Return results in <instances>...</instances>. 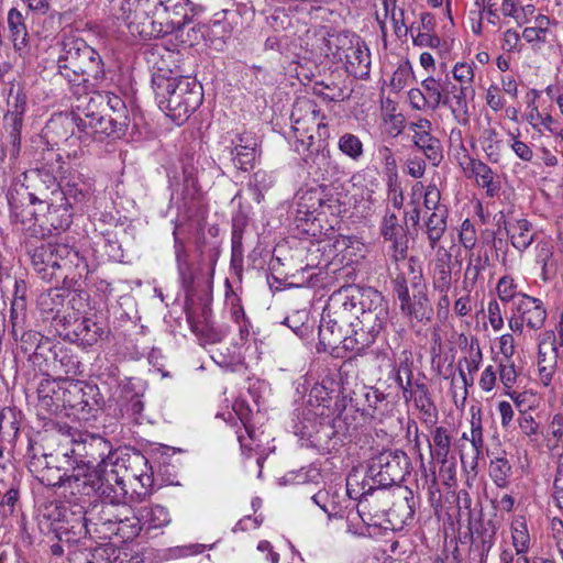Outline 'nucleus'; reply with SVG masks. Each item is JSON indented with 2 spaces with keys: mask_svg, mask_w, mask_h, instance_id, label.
Segmentation results:
<instances>
[{
  "mask_svg": "<svg viewBox=\"0 0 563 563\" xmlns=\"http://www.w3.org/2000/svg\"><path fill=\"white\" fill-rule=\"evenodd\" d=\"M153 73L152 87L159 108L177 125L185 123L202 101V86L196 78Z\"/></svg>",
  "mask_w": 563,
  "mask_h": 563,
  "instance_id": "nucleus-1",
  "label": "nucleus"
},
{
  "mask_svg": "<svg viewBox=\"0 0 563 563\" xmlns=\"http://www.w3.org/2000/svg\"><path fill=\"white\" fill-rule=\"evenodd\" d=\"M31 263L37 276L48 283L68 285L88 272L86 258L67 244H41L31 252Z\"/></svg>",
  "mask_w": 563,
  "mask_h": 563,
  "instance_id": "nucleus-2",
  "label": "nucleus"
},
{
  "mask_svg": "<svg viewBox=\"0 0 563 563\" xmlns=\"http://www.w3.org/2000/svg\"><path fill=\"white\" fill-rule=\"evenodd\" d=\"M71 473H65L63 488L73 496H90L98 493L101 497L111 501L124 500L128 490L124 478L118 468L110 472H101L68 461Z\"/></svg>",
  "mask_w": 563,
  "mask_h": 563,
  "instance_id": "nucleus-3",
  "label": "nucleus"
},
{
  "mask_svg": "<svg viewBox=\"0 0 563 563\" xmlns=\"http://www.w3.org/2000/svg\"><path fill=\"white\" fill-rule=\"evenodd\" d=\"M384 303L386 302L377 290L349 285L332 292L323 311L329 317L341 320V323L351 324L356 316L375 310Z\"/></svg>",
  "mask_w": 563,
  "mask_h": 563,
  "instance_id": "nucleus-4",
  "label": "nucleus"
},
{
  "mask_svg": "<svg viewBox=\"0 0 563 563\" xmlns=\"http://www.w3.org/2000/svg\"><path fill=\"white\" fill-rule=\"evenodd\" d=\"M43 518L48 522V529L59 541H65L68 549L73 543L88 536L86 526V509L77 503H51L42 510Z\"/></svg>",
  "mask_w": 563,
  "mask_h": 563,
  "instance_id": "nucleus-5",
  "label": "nucleus"
},
{
  "mask_svg": "<svg viewBox=\"0 0 563 563\" xmlns=\"http://www.w3.org/2000/svg\"><path fill=\"white\" fill-rule=\"evenodd\" d=\"M64 456L74 463L100 470L102 473L110 472V468H117L119 460L111 442L95 434H87L75 440Z\"/></svg>",
  "mask_w": 563,
  "mask_h": 563,
  "instance_id": "nucleus-6",
  "label": "nucleus"
},
{
  "mask_svg": "<svg viewBox=\"0 0 563 563\" xmlns=\"http://www.w3.org/2000/svg\"><path fill=\"white\" fill-rule=\"evenodd\" d=\"M389 318L387 303L378 306L372 311L362 312L356 316V322L349 324L352 327V334L346 335L344 340V350L356 355H362L376 341L377 335L385 328Z\"/></svg>",
  "mask_w": 563,
  "mask_h": 563,
  "instance_id": "nucleus-7",
  "label": "nucleus"
},
{
  "mask_svg": "<svg viewBox=\"0 0 563 563\" xmlns=\"http://www.w3.org/2000/svg\"><path fill=\"white\" fill-rule=\"evenodd\" d=\"M394 291L399 300L400 310L405 316L417 321L430 319L432 308L427 295V286L421 280V276L413 277L411 287L408 286L404 277L398 276L394 280Z\"/></svg>",
  "mask_w": 563,
  "mask_h": 563,
  "instance_id": "nucleus-8",
  "label": "nucleus"
},
{
  "mask_svg": "<svg viewBox=\"0 0 563 563\" xmlns=\"http://www.w3.org/2000/svg\"><path fill=\"white\" fill-rule=\"evenodd\" d=\"M409 462L400 450H386L369 461L366 477L378 487H388L404 479Z\"/></svg>",
  "mask_w": 563,
  "mask_h": 563,
  "instance_id": "nucleus-9",
  "label": "nucleus"
},
{
  "mask_svg": "<svg viewBox=\"0 0 563 563\" xmlns=\"http://www.w3.org/2000/svg\"><path fill=\"white\" fill-rule=\"evenodd\" d=\"M46 184L56 187V177L48 169H33L21 174L8 191L10 208L23 207V203L34 202L35 199H38V196L46 198L42 190Z\"/></svg>",
  "mask_w": 563,
  "mask_h": 563,
  "instance_id": "nucleus-10",
  "label": "nucleus"
},
{
  "mask_svg": "<svg viewBox=\"0 0 563 563\" xmlns=\"http://www.w3.org/2000/svg\"><path fill=\"white\" fill-rule=\"evenodd\" d=\"M548 319L544 302L537 297L519 296L514 306H510L508 327L515 334H522L525 328L530 331H540Z\"/></svg>",
  "mask_w": 563,
  "mask_h": 563,
  "instance_id": "nucleus-11",
  "label": "nucleus"
},
{
  "mask_svg": "<svg viewBox=\"0 0 563 563\" xmlns=\"http://www.w3.org/2000/svg\"><path fill=\"white\" fill-rule=\"evenodd\" d=\"M189 0H157L155 18L150 21L148 37H164L189 21Z\"/></svg>",
  "mask_w": 563,
  "mask_h": 563,
  "instance_id": "nucleus-12",
  "label": "nucleus"
},
{
  "mask_svg": "<svg viewBox=\"0 0 563 563\" xmlns=\"http://www.w3.org/2000/svg\"><path fill=\"white\" fill-rule=\"evenodd\" d=\"M290 119L294 131L300 137L307 136L311 141L313 131H317L319 137L327 139L329 135L321 110L314 101L308 98H300L295 102Z\"/></svg>",
  "mask_w": 563,
  "mask_h": 563,
  "instance_id": "nucleus-13",
  "label": "nucleus"
},
{
  "mask_svg": "<svg viewBox=\"0 0 563 563\" xmlns=\"http://www.w3.org/2000/svg\"><path fill=\"white\" fill-rule=\"evenodd\" d=\"M8 104L9 109L3 119L5 140L2 151L4 155L10 156V159L15 161L21 151V129L26 110V98L21 92L11 93Z\"/></svg>",
  "mask_w": 563,
  "mask_h": 563,
  "instance_id": "nucleus-14",
  "label": "nucleus"
},
{
  "mask_svg": "<svg viewBox=\"0 0 563 563\" xmlns=\"http://www.w3.org/2000/svg\"><path fill=\"white\" fill-rule=\"evenodd\" d=\"M95 191L92 180L84 177L81 174L70 175L62 188L66 201L70 202L71 208L80 213L88 212L95 206Z\"/></svg>",
  "mask_w": 563,
  "mask_h": 563,
  "instance_id": "nucleus-15",
  "label": "nucleus"
},
{
  "mask_svg": "<svg viewBox=\"0 0 563 563\" xmlns=\"http://www.w3.org/2000/svg\"><path fill=\"white\" fill-rule=\"evenodd\" d=\"M538 341V372L540 382L549 386L556 372L559 346L554 331L548 330L539 333Z\"/></svg>",
  "mask_w": 563,
  "mask_h": 563,
  "instance_id": "nucleus-16",
  "label": "nucleus"
},
{
  "mask_svg": "<svg viewBox=\"0 0 563 563\" xmlns=\"http://www.w3.org/2000/svg\"><path fill=\"white\" fill-rule=\"evenodd\" d=\"M92 108L93 106L89 103L84 112V117L75 115L73 118V121L79 131L93 136H111L125 130L123 125H119L113 122L114 119L112 115L97 112Z\"/></svg>",
  "mask_w": 563,
  "mask_h": 563,
  "instance_id": "nucleus-17",
  "label": "nucleus"
},
{
  "mask_svg": "<svg viewBox=\"0 0 563 563\" xmlns=\"http://www.w3.org/2000/svg\"><path fill=\"white\" fill-rule=\"evenodd\" d=\"M117 519H112V525L109 531V538H118L120 542H129L134 540L142 532V527L137 517L130 507L121 503H117V510H114Z\"/></svg>",
  "mask_w": 563,
  "mask_h": 563,
  "instance_id": "nucleus-18",
  "label": "nucleus"
},
{
  "mask_svg": "<svg viewBox=\"0 0 563 563\" xmlns=\"http://www.w3.org/2000/svg\"><path fill=\"white\" fill-rule=\"evenodd\" d=\"M157 0H119L121 16L129 25H140L139 31L142 36L150 30V21L155 18Z\"/></svg>",
  "mask_w": 563,
  "mask_h": 563,
  "instance_id": "nucleus-19",
  "label": "nucleus"
},
{
  "mask_svg": "<svg viewBox=\"0 0 563 563\" xmlns=\"http://www.w3.org/2000/svg\"><path fill=\"white\" fill-rule=\"evenodd\" d=\"M117 503L108 500L93 505L90 509L86 510V526L88 528V536L96 537L101 540L109 538V531L112 525V519H117L114 510H117Z\"/></svg>",
  "mask_w": 563,
  "mask_h": 563,
  "instance_id": "nucleus-20",
  "label": "nucleus"
},
{
  "mask_svg": "<svg viewBox=\"0 0 563 563\" xmlns=\"http://www.w3.org/2000/svg\"><path fill=\"white\" fill-rule=\"evenodd\" d=\"M330 43L345 44L349 42L351 45L346 48L339 47L336 54L341 60L344 59L345 70L350 68H368L371 65V55L368 48L355 37V43L349 38V34L341 33L332 35Z\"/></svg>",
  "mask_w": 563,
  "mask_h": 563,
  "instance_id": "nucleus-21",
  "label": "nucleus"
},
{
  "mask_svg": "<svg viewBox=\"0 0 563 563\" xmlns=\"http://www.w3.org/2000/svg\"><path fill=\"white\" fill-rule=\"evenodd\" d=\"M121 551L113 543L100 544L95 548L75 547L68 550L69 563H123Z\"/></svg>",
  "mask_w": 563,
  "mask_h": 563,
  "instance_id": "nucleus-22",
  "label": "nucleus"
},
{
  "mask_svg": "<svg viewBox=\"0 0 563 563\" xmlns=\"http://www.w3.org/2000/svg\"><path fill=\"white\" fill-rule=\"evenodd\" d=\"M398 380L404 397L406 400L411 399L413 401L415 407L419 410L421 420L429 426H433L438 419V410L430 397L428 387L424 384H416L409 389L411 386L410 379L407 380L406 385L402 384L400 376H398Z\"/></svg>",
  "mask_w": 563,
  "mask_h": 563,
  "instance_id": "nucleus-23",
  "label": "nucleus"
},
{
  "mask_svg": "<svg viewBox=\"0 0 563 563\" xmlns=\"http://www.w3.org/2000/svg\"><path fill=\"white\" fill-rule=\"evenodd\" d=\"M246 225V218L240 211L232 219V250H231V273L241 283L243 278L244 247L243 233Z\"/></svg>",
  "mask_w": 563,
  "mask_h": 563,
  "instance_id": "nucleus-24",
  "label": "nucleus"
},
{
  "mask_svg": "<svg viewBox=\"0 0 563 563\" xmlns=\"http://www.w3.org/2000/svg\"><path fill=\"white\" fill-rule=\"evenodd\" d=\"M69 285L49 288L37 297V307L44 314L56 318L65 308L68 297L71 295Z\"/></svg>",
  "mask_w": 563,
  "mask_h": 563,
  "instance_id": "nucleus-25",
  "label": "nucleus"
},
{
  "mask_svg": "<svg viewBox=\"0 0 563 563\" xmlns=\"http://www.w3.org/2000/svg\"><path fill=\"white\" fill-rule=\"evenodd\" d=\"M108 329L90 318L82 317L75 321L73 334L74 340L84 347L92 346L108 335Z\"/></svg>",
  "mask_w": 563,
  "mask_h": 563,
  "instance_id": "nucleus-26",
  "label": "nucleus"
},
{
  "mask_svg": "<svg viewBox=\"0 0 563 563\" xmlns=\"http://www.w3.org/2000/svg\"><path fill=\"white\" fill-rule=\"evenodd\" d=\"M343 324L341 320L329 317L328 313L323 311L319 325V343L324 350L336 349L340 344H342L344 349L346 335L343 333Z\"/></svg>",
  "mask_w": 563,
  "mask_h": 563,
  "instance_id": "nucleus-27",
  "label": "nucleus"
},
{
  "mask_svg": "<svg viewBox=\"0 0 563 563\" xmlns=\"http://www.w3.org/2000/svg\"><path fill=\"white\" fill-rule=\"evenodd\" d=\"M137 517L145 534L167 527L172 522L168 509L161 505L141 507L137 510Z\"/></svg>",
  "mask_w": 563,
  "mask_h": 563,
  "instance_id": "nucleus-28",
  "label": "nucleus"
},
{
  "mask_svg": "<svg viewBox=\"0 0 563 563\" xmlns=\"http://www.w3.org/2000/svg\"><path fill=\"white\" fill-rule=\"evenodd\" d=\"M327 406L318 404L313 406L311 402L301 411L302 420L299 421L294 428L295 433L301 438H311L313 433L319 431L322 426V418L327 416Z\"/></svg>",
  "mask_w": 563,
  "mask_h": 563,
  "instance_id": "nucleus-29",
  "label": "nucleus"
},
{
  "mask_svg": "<svg viewBox=\"0 0 563 563\" xmlns=\"http://www.w3.org/2000/svg\"><path fill=\"white\" fill-rule=\"evenodd\" d=\"M309 167L316 175L328 181H336L346 176L344 167L325 152H318Z\"/></svg>",
  "mask_w": 563,
  "mask_h": 563,
  "instance_id": "nucleus-30",
  "label": "nucleus"
},
{
  "mask_svg": "<svg viewBox=\"0 0 563 563\" xmlns=\"http://www.w3.org/2000/svg\"><path fill=\"white\" fill-rule=\"evenodd\" d=\"M468 170L471 177L475 178L478 186L485 189L488 197H494L500 189V185L495 180L493 169L481 159L470 158Z\"/></svg>",
  "mask_w": 563,
  "mask_h": 563,
  "instance_id": "nucleus-31",
  "label": "nucleus"
},
{
  "mask_svg": "<svg viewBox=\"0 0 563 563\" xmlns=\"http://www.w3.org/2000/svg\"><path fill=\"white\" fill-rule=\"evenodd\" d=\"M432 285L439 292H449L452 285L451 255L443 251L438 252L432 274Z\"/></svg>",
  "mask_w": 563,
  "mask_h": 563,
  "instance_id": "nucleus-32",
  "label": "nucleus"
},
{
  "mask_svg": "<svg viewBox=\"0 0 563 563\" xmlns=\"http://www.w3.org/2000/svg\"><path fill=\"white\" fill-rule=\"evenodd\" d=\"M507 234L515 249L522 252L527 250L533 242L531 232V223L526 219H517L510 221L505 227Z\"/></svg>",
  "mask_w": 563,
  "mask_h": 563,
  "instance_id": "nucleus-33",
  "label": "nucleus"
},
{
  "mask_svg": "<svg viewBox=\"0 0 563 563\" xmlns=\"http://www.w3.org/2000/svg\"><path fill=\"white\" fill-rule=\"evenodd\" d=\"M420 198H423V206L432 212H438L440 208H446L440 203L441 192L435 185L424 186L421 181H417L411 187L410 203L418 205Z\"/></svg>",
  "mask_w": 563,
  "mask_h": 563,
  "instance_id": "nucleus-34",
  "label": "nucleus"
},
{
  "mask_svg": "<svg viewBox=\"0 0 563 563\" xmlns=\"http://www.w3.org/2000/svg\"><path fill=\"white\" fill-rule=\"evenodd\" d=\"M42 190L46 198L38 196V199H35L33 203L36 212V222H41V225L46 224L48 212L55 206L54 202H60L64 199L62 187L57 180L56 187L46 184Z\"/></svg>",
  "mask_w": 563,
  "mask_h": 563,
  "instance_id": "nucleus-35",
  "label": "nucleus"
},
{
  "mask_svg": "<svg viewBox=\"0 0 563 563\" xmlns=\"http://www.w3.org/2000/svg\"><path fill=\"white\" fill-rule=\"evenodd\" d=\"M452 445V438L449 430L442 426L435 427L431 432V442L429 443L432 457L438 464H446V457Z\"/></svg>",
  "mask_w": 563,
  "mask_h": 563,
  "instance_id": "nucleus-36",
  "label": "nucleus"
},
{
  "mask_svg": "<svg viewBox=\"0 0 563 563\" xmlns=\"http://www.w3.org/2000/svg\"><path fill=\"white\" fill-rule=\"evenodd\" d=\"M415 496L411 490H406V495L396 500L389 508L388 516L390 521L395 525H410L415 515Z\"/></svg>",
  "mask_w": 563,
  "mask_h": 563,
  "instance_id": "nucleus-37",
  "label": "nucleus"
},
{
  "mask_svg": "<svg viewBox=\"0 0 563 563\" xmlns=\"http://www.w3.org/2000/svg\"><path fill=\"white\" fill-rule=\"evenodd\" d=\"M511 544L516 555L527 554L530 550L531 538L523 516H516L510 522Z\"/></svg>",
  "mask_w": 563,
  "mask_h": 563,
  "instance_id": "nucleus-38",
  "label": "nucleus"
},
{
  "mask_svg": "<svg viewBox=\"0 0 563 563\" xmlns=\"http://www.w3.org/2000/svg\"><path fill=\"white\" fill-rule=\"evenodd\" d=\"M34 451L33 448L29 450V456L30 460L27 462V468L29 471L35 476L36 479H38L43 485H51L55 481L53 478L48 477L46 475L47 471L53 468L55 457L53 454H46L42 453L41 455H37L36 453L31 454V452Z\"/></svg>",
  "mask_w": 563,
  "mask_h": 563,
  "instance_id": "nucleus-39",
  "label": "nucleus"
},
{
  "mask_svg": "<svg viewBox=\"0 0 563 563\" xmlns=\"http://www.w3.org/2000/svg\"><path fill=\"white\" fill-rule=\"evenodd\" d=\"M54 205L48 212L46 224L55 230L68 229L76 211L71 208L70 202L66 201L65 196L60 202H54Z\"/></svg>",
  "mask_w": 563,
  "mask_h": 563,
  "instance_id": "nucleus-40",
  "label": "nucleus"
},
{
  "mask_svg": "<svg viewBox=\"0 0 563 563\" xmlns=\"http://www.w3.org/2000/svg\"><path fill=\"white\" fill-rule=\"evenodd\" d=\"M8 26L14 48L18 51L25 48L27 44L26 26L22 13L15 8L8 12Z\"/></svg>",
  "mask_w": 563,
  "mask_h": 563,
  "instance_id": "nucleus-41",
  "label": "nucleus"
},
{
  "mask_svg": "<svg viewBox=\"0 0 563 563\" xmlns=\"http://www.w3.org/2000/svg\"><path fill=\"white\" fill-rule=\"evenodd\" d=\"M331 202V199L323 200L319 191L308 190L299 198V212H303L306 216L325 213V209L330 210L332 208Z\"/></svg>",
  "mask_w": 563,
  "mask_h": 563,
  "instance_id": "nucleus-42",
  "label": "nucleus"
},
{
  "mask_svg": "<svg viewBox=\"0 0 563 563\" xmlns=\"http://www.w3.org/2000/svg\"><path fill=\"white\" fill-rule=\"evenodd\" d=\"M479 144L492 163H498L501 157L503 141L499 139L498 132L492 126H487L482 131Z\"/></svg>",
  "mask_w": 563,
  "mask_h": 563,
  "instance_id": "nucleus-43",
  "label": "nucleus"
},
{
  "mask_svg": "<svg viewBox=\"0 0 563 563\" xmlns=\"http://www.w3.org/2000/svg\"><path fill=\"white\" fill-rule=\"evenodd\" d=\"M67 54L66 59L70 58L71 62L78 60V65L71 64V66H78L80 69L82 66H86L87 60L91 64L90 67H98L101 64L99 53L85 42H76Z\"/></svg>",
  "mask_w": 563,
  "mask_h": 563,
  "instance_id": "nucleus-44",
  "label": "nucleus"
},
{
  "mask_svg": "<svg viewBox=\"0 0 563 563\" xmlns=\"http://www.w3.org/2000/svg\"><path fill=\"white\" fill-rule=\"evenodd\" d=\"M446 219H448V209L440 208L438 212H432L427 222V234L430 242L431 247H434L435 244L441 240L445 230H446Z\"/></svg>",
  "mask_w": 563,
  "mask_h": 563,
  "instance_id": "nucleus-45",
  "label": "nucleus"
},
{
  "mask_svg": "<svg viewBox=\"0 0 563 563\" xmlns=\"http://www.w3.org/2000/svg\"><path fill=\"white\" fill-rule=\"evenodd\" d=\"M190 20L187 24H183L181 26L177 27L172 34L175 35V38L178 40L180 43L194 46L199 44L206 35V32L208 27L203 24H192L190 25Z\"/></svg>",
  "mask_w": 563,
  "mask_h": 563,
  "instance_id": "nucleus-46",
  "label": "nucleus"
},
{
  "mask_svg": "<svg viewBox=\"0 0 563 563\" xmlns=\"http://www.w3.org/2000/svg\"><path fill=\"white\" fill-rule=\"evenodd\" d=\"M512 467L505 456H498L490 461L489 477L499 488H506L509 485V478Z\"/></svg>",
  "mask_w": 563,
  "mask_h": 563,
  "instance_id": "nucleus-47",
  "label": "nucleus"
},
{
  "mask_svg": "<svg viewBox=\"0 0 563 563\" xmlns=\"http://www.w3.org/2000/svg\"><path fill=\"white\" fill-rule=\"evenodd\" d=\"M472 77L473 73H452V76H450V73H443L441 102L448 101L452 96L463 90L462 82L471 80Z\"/></svg>",
  "mask_w": 563,
  "mask_h": 563,
  "instance_id": "nucleus-48",
  "label": "nucleus"
},
{
  "mask_svg": "<svg viewBox=\"0 0 563 563\" xmlns=\"http://www.w3.org/2000/svg\"><path fill=\"white\" fill-rule=\"evenodd\" d=\"M338 147L342 154L354 162H358L364 154L363 143L358 136L352 133H344L339 137Z\"/></svg>",
  "mask_w": 563,
  "mask_h": 563,
  "instance_id": "nucleus-49",
  "label": "nucleus"
},
{
  "mask_svg": "<svg viewBox=\"0 0 563 563\" xmlns=\"http://www.w3.org/2000/svg\"><path fill=\"white\" fill-rule=\"evenodd\" d=\"M374 489L373 485L365 484V479L360 481L356 473L350 474L346 478V494L351 499L358 500V507L363 506L366 496Z\"/></svg>",
  "mask_w": 563,
  "mask_h": 563,
  "instance_id": "nucleus-50",
  "label": "nucleus"
},
{
  "mask_svg": "<svg viewBox=\"0 0 563 563\" xmlns=\"http://www.w3.org/2000/svg\"><path fill=\"white\" fill-rule=\"evenodd\" d=\"M415 145L421 150L433 165H438L443 155L440 141L430 133L413 140Z\"/></svg>",
  "mask_w": 563,
  "mask_h": 563,
  "instance_id": "nucleus-51",
  "label": "nucleus"
},
{
  "mask_svg": "<svg viewBox=\"0 0 563 563\" xmlns=\"http://www.w3.org/2000/svg\"><path fill=\"white\" fill-rule=\"evenodd\" d=\"M496 291L500 301L510 302L511 306L515 305V301L519 296L527 295L525 292L518 291V284L509 275L503 276L498 279Z\"/></svg>",
  "mask_w": 563,
  "mask_h": 563,
  "instance_id": "nucleus-52",
  "label": "nucleus"
},
{
  "mask_svg": "<svg viewBox=\"0 0 563 563\" xmlns=\"http://www.w3.org/2000/svg\"><path fill=\"white\" fill-rule=\"evenodd\" d=\"M385 18H389L397 37L406 36L408 26L405 22V11L396 7L395 1L384 0Z\"/></svg>",
  "mask_w": 563,
  "mask_h": 563,
  "instance_id": "nucleus-53",
  "label": "nucleus"
},
{
  "mask_svg": "<svg viewBox=\"0 0 563 563\" xmlns=\"http://www.w3.org/2000/svg\"><path fill=\"white\" fill-rule=\"evenodd\" d=\"M312 501L319 506L330 518L342 517V507L336 500L335 495H331L329 490H319L311 497Z\"/></svg>",
  "mask_w": 563,
  "mask_h": 563,
  "instance_id": "nucleus-54",
  "label": "nucleus"
},
{
  "mask_svg": "<svg viewBox=\"0 0 563 563\" xmlns=\"http://www.w3.org/2000/svg\"><path fill=\"white\" fill-rule=\"evenodd\" d=\"M104 98L107 100V107L112 112L110 115L114 119L113 122L126 128L129 124V114L123 99L111 92H107Z\"/></svg>",
  "mask_w": 563,
  "mask_h": 563,
  "instance_id": "nucleus-55",
  "label": "nucleus"
},
{
  "mask_svg": "<svg viewBox=\"0 0 563 563\" xmlns=\"http://www.w3.org/2000/svg\"><path fill=\"white\" fill-rule=\"evenodd\" d=\"M25 306V298L18 296L13 298L10 309V323L12 325L11 332L14 340H18L19 332L24 328Z\"/></svg>",
  "mask_w": 563,
  "mask_h": 563,
  "instance_id": "nucleus-56",
  "label": "nucleus"
},
{
  "mask_svg": "<svg viewBox=\"0 0 563 563\" xmlns=\"http://www.w3.org/2000/svg\"><path fill=\"white\" fill-rule=\"evenodd\" d=\"M442 103L450 107L454 118L459 121V123H467L468 107L466 101L465 89L461 90L460 92L448 99V101H443Z\"/></svg>",
  "mask_w": 563,
  "mask_h": 563,
  "instance_id": "nucleus-57",
  "label": "nucleus"
},
{
  "mask_svg": "<svg viewBox=\"0 0 563 563\" xmlns=\"http://www.w3.org/2000/svg\"><path fill=\"white\" fill-rule=\"evenodd\" d=\"M273 184L272 176L264 169H257L249 180V187L254 191L253 199L261 202L263 192L266 191Z\"/></svg>",
  "mask_w": 563,
  "mask_h": 563,
  "instance_id": "nucleus-58",
  "label": "nucleus"
},
{
  "mask_svg": "<svg viewBox=\"0 0 563 563\" xmlns=\"http://www.w3.org/2000/svg\"><path fill=\"white\" fill-rule=\"evenodd\" d=\"M437 77L429 76L422 80V85L426 89V98L433 106L441 103V96L443 95L442 76L443 73H437Z\"/></svg>",
  "mask_w": 563,
  "mask_h": 563,
  "instance_id": "nucleus-59",
  "label": "nucleus"
},
{
  "mask_svg": "<svg viewBox=\"0 0 563 563\" xmlns=\"http://www.w3.org/2000/svg\"><path fill=\"white\" fill-rule=\"evenodd\" d=\"M496 368L505 390L512 389L518 380V372L511 358L501 361Z\"/></svg>",
  "mask_w": 563,
  "mask_h": 563,
  "instance_id": "nucleus-60",
  "label": "nucleus"
},
{
  "mask_svg": "<svg viewBox=\"0 0 563 563\" xmlns=\"http://www.w3.org/2000/svg\"><path fill=\"white\" fill-rule=\"evenodd\" d=\"M401 227L398 223V218L395 213L386 212L383 217L380 224L382 235L389 241L397 243V239L401 233Z\"/></svg>",
  "mask_w": 563,
  "mask_h": 563,
  "instance_id": "nucleus-61",
  "label": "nucleus"
},
{
  "mask_svg": "<svg viewBox=\"0 0 563 563\" xmlns=\"http://www.w3.org/2000/svg\"><path fill=\"white\" fill-rule=\"evenodd\" d=\"M483 269V263L481 256L471 257L464 272L463 288L466 291H471Z\"/></svg>",
  "mask_w": 563,
  "mask_h": 563,
  "instance_id": "nucleus-62",
  "label": "nucleus"
},
{
  "mask_svg": "<svg viewBox=\"0 0 563 563\" xmlns=\"http://www.w3.org/2000/svg\"><path fill=\"white\" fill-rule=\"evenodd\" d=\"M376 158L379 161L389 178L397 177V162L390 147L379 145L376 150Z\"/></svg>",
  "mask_w": 563,
  "mask_h": 563,
  "instance_id": "nucleus-63",
  "label": "nucleus"
},
{
  "mask_svg": "<svg viewBox=\"0 0 563 563\" xmlns=\"http://www.w3.org/2000/svg\"><path fill=\"white\" fill-rule=\"evenodd\" d=\"M34 202L23 203V207L10 208L11 219L22 225H31L36 223V212Z\"/></svg>",
  "mask_w": 563,
  "mask_h": 563,
  "instance_id": "nucleus-64",
  "label": "nucleus"
}]
</instances>
